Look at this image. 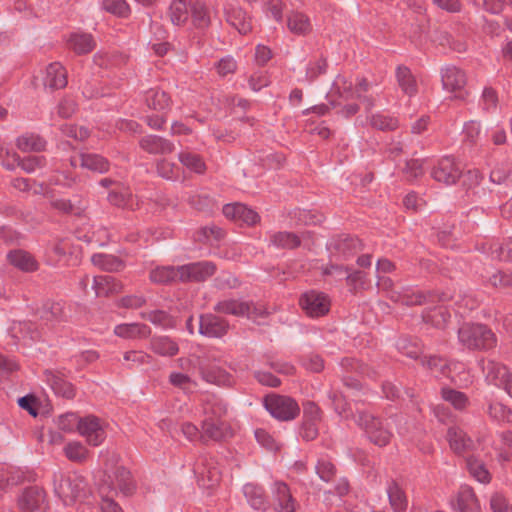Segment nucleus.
<instances>
[{"label": "nucleus", "instance_id": "16", "mask_svg": "<svg viewBox=\"0 0 512 512\" xmlns=\"http://www.w3.org/2000/svg\"><path fill=\"white\" fill-rule=\"evenodd\" d=\"M114 332L118 337L124 339H142L150 334L147 326L136 323L119 324L115 327Z\"/></svg>", "mask_w": 512, "mask_h": 512}, {"label": "nucleus", "instance_id": "60", "mask_svg": "<svg viewBox=\"0 0 512 512\" xmlns=\"http://www.w3.org/2000/svg\"><path fill=\"white\" fill-rule=\"evenodd\" d=\"M183 433L189 438L194 439L198 436V428L191 423H186L182 427Z\"/></svg>", "mask_w": 512, "mask_h": 512}, {"label": "nucleus", "instance_id": "30", "mask_svg": "<svg viewBox=\"0 0 512 512\" xmlns=\"http://www.w3.org/2000/svg\"><path fill=\"white\" fill-rule=\"evenodd\" d=\"M227 20L240 34H247L251 31L250 21L241 10H236L229 14Z\"/></svg>", "mask_w": 512, "mask_h": 512}, {"label": "nucleus", "instance_id": "53", "mask_svg": "<svg viewBox=\"0 0 512 512\" xmlns=\"http://www.w3.org/2000/svg\"><path fill=\"white\" fill-rule=\"evenodd\" d=\"M490 505L494 512H506L507 511L506 499L500 494H494L492 496Z\"/></svg>", "mask_w": 512, "mask_h": 512}, {"label": "nucleus", "instance_id": "8", "mask_svg": "<svg viewBox=\"0 0 512 512\" xmlns=\"http://www.w3.org/2000/svg\"><path fill=\"white\" fill-rule=\"evenodd\" d=\"M133 485L129 471L124 468H117L114 471L106 473L103 479L102 489H108L115 492L128 493Z\"/></svg>", "mask_w": 512, "mask_h": 512}, {"label": "nucleus", "instance_id": "55", "mask_svg": "<svg viewBox=\"0 0 512 512\" xmlns=\"http://www.w3.org/2000/svg\"><path fill=\"white\" fill-rule=\"evenodd\" d=\"M18 369V365L9 359L0 355V374L9 373Z\"/></svg>", "mask_w": 512, "mask_h": 512}, {"label": "nucleus", "instance_id": "57", "mask_svg": "<svg viewBox=\"0 0 512 512\" xmlns=\"http://www.w3.org/2000/svg\"><path fill=\"white\" fill-rule=\"evenodd\" d=\"M271 57V51L264 45H259L256 49V59L260 63H265Z\"/></svg>", "mask_w": 512, "mask_h": 512}, {"label": "nucleus", "instance_id": "62", "mask_svg": "<svg viewBox=\"0 0 512 512\" xmlns=\"http://www.w3.org/2000/svg\"><path fill=\"white\" fill-rule=\"evenodd\" d=\"M377 286L384 291H389L393 287V282L389 277H378Z\"/></svg>", "mask_w": 512, "mask_h": 512}, {"label": "nucleus", "instance_id": "5", "mask_svg": "<svg viewBox=\"0 0 512 512\" xmlns=\"http://www.w3.org/2000/svg\"><path fill=\"white\" fill-rule=\"evenodd\" d=\"M299 303L301 308L310 317L324 316L330 309V301L327 296L315 290L303 293Z\"/></svg>", "mask_w": 512, "mask_h": 512}, {"label": "nucleus", "instance_id": "40", "mask_svg": "<svg viewBox=\"0 0 512 512\" xmlns=\"http://www.w3.org/2000/svg\"><path fill=\"white\" fill-rule=\"evenodd\" d=\"M490 414L501 421H512V408H507L502 403H494L490 406Z\"/></svg>", "mask_w": 512, "mask_h": 512}, {"label": "nucleus", "instance_id": "23", "mask_svg": "<svg viewBox=\"0 0 512 512\" xmlns=\"http://www.w3.org/2000/svg\"><path fill=\"white\" fill-rule=\"evenodd\" d=\"M63 451L67 459L73 462H83L89 457V450L82 442L77 440L68 442Z\"/></svg>", "mask_w": 512, "mask_h": 512}, {"label": "nucleus", "instance_id": "28", "mask_svg": "<svg viewBox=\"0 0 512 512\" xmlns=\"http://www.w3.org/2000/svg\"><path fill=\"white\" fill-rule=\"evenodd\" d=\"M152 349L162 356H173L178 352V345L172 339L161 336L152 341Z\"/></svg>", "mask_w": 512, "mask_h": 512}, {"label": "nucleus", "instance_id": "46", "mask_svg": "<svg viewBox=\"0 0 512 512\" xmlns=\"http://www.w3.org/2000/svg\"><path fill=\"white\" fill-rule=\"evenodd\" d=\"M141 146L151 153H159L164 151L162 141L156 136H147L141 140Z\"/></svg>", "mask_w": 512, "mask_h": 512}, {"label": "nucleus", "instance_id": "27", "mask_svg": "<svg viewBox=\"0 0 512 512\" xmlns=\"http://www.w3.org/2000/svg\"><path fill=\"white\" fill-rule=\"evenodd\" d=\"M17 146L25 152H37L44 149L45 142L37 135L24 134L17 138Z\"/></svg>", "mask_w": 512, "mask_h": 512}, {"label": "nucleus", "instance_id": "6", "mask_svg": "<svg viewBox=\"0 0 512 512\" xmlns=\"http://www.w3.org/2000/svg\"><path fill=\"white\" fill-rule=\"evenodd\" d=\"M77 431L84 437L86 443L91 446H99L106 437L99 419L93 416L79 418L77 421Z\"/></svg>", "mask_w": 512, "mask_h": 512}, {"label": "nucleus", "instance_id": "56", "mask_svg": "<svg viewBox=\"0 0 512 512\" xmlns=\"http://www.w3.org/2000/svg\"><path fill=\"white\" fill-rule=\"evenodd\" d=\"M102 512H123L121 507L110 498H103L101 504Z\"/></svg>", "mask_w": 512, "mask_h": 512}, {"label": "nucleus", "instance_id": "26", "mask_svg": "<svg viewBox=\"0 0 512 512\" xmlns=\"http://www.w3.org/2000/svg\"><path fill=\"white\" fill-rule=\"evenodd\" d=\"M150 278L152 281L158 283L180 280V267H157L151 272Z\"/></svg>", "mask_w": 512, "mask_h": 512}, {"label": "nucleus", "instance_id": "21", "mask_svg": "<svg viewBox=\"0 0 512 512\" xmlns=\"http://www.w3.org/2000/svg\"><path fill=\"white\" fill-rule=\"evenodd\" d=\"M226 332V325L212 316L202 317L200 333L209 337H219Z\"/></svg>", "mask_w": 512, "mask_h": 512}, {"label": "nucleus", "instance_id": "20", "mask_svg": "<svg viewBox=\"0 0 512 512\" xmlns=\"http://www.w3.org/2000/svg\"><path fill=\"white\" fill-rule=\"evenodd\" d=\"M69 46L78 54H85L90 52L94 47V42L91 35L81 32H76L69 37Z\"/></svg>", "mask_w": 512, "mask_h": 512}, {"label": "nucleus", "instance_id": "44", "mask_svg": "<svg viewBox=\"0 0 512 512\" xmlns=\"http://www.w3.org/2000/svg\"><path fill=\"white\" fill-rule=\"evenodd\" d=\"M423 160L420 158H411L406 163L405 173L410 178H417L423 174Z\"/></svg>", "mask_w": 512, "mask_h": 512}, {"label": "nucleus", "instance_id": "12", "mask_svg": "<svg viewBox=\"0 0 512 512\" xmlns=\"http://www.w3.org/2000/svg\"><path fill=\"white\" fill-rule=\"evenodd\" d=\"M30 189H32L35 194H42L47 197L51 205L61 212H70L74 208V204L71 200L60 197L59 191L56 189L51 190L44 188L42 184L34 185Z\"/></svg>", "mask_w": 512, "mask_h": 512}, {"label": "nucleus", "instance_id": "25", "mask_svg": "<svg viewBox=\"0 0 512 512\" xmlns=\"http://www.w3.org/2000/svg\"><path fill=\"white\" fill-rule=\"evenodd\" d=\"M249 305L239 300H228L220 302L217 310L222 313L232 314L236 316H245L249 314Z\"/></svg>", "mask_w": 512, "mask_h": 512}, {"label": "nucleus", "instance_id": "35", "mask_svg": "<svg viewBox=\"0 0 512 512\" xmlns=\"http://www.w3.org/2000/svg\"><path fill=\"white\" fill-rule=\"evenodd\" d=\"M468 468L472 476L481 483H487L490 479L489 472L484 464L477 459L468 460Z\"/></svg>", "mask_w": 512, "mask_h": 512}, {"label": "nucleus", "instance_id": "61", "mask_svg": "<svg viewBox=\"0 0 512 512\" xmlns=\"http://www.w3.org/2000/svg\"><path fill=\"white\" fill-rule=\"evenodd\" d=\"M394 270V265L389 260L383 259L377 262V271L382 273H389Z\"/></svg>", "mask_w": 512, "mask_h": 512}, {"label": "nucleus", "instance_id": "4", "mask_svg": "<svg viewBox=\"0 0 512 512\" xmlns=\"http://www.w3.org/2000/svg\"><path fill=\"white\" fill-rule=\"evenodd\" d=\"M266 408L280 420H291L299 414V407L293 399L277 395L266 398Z\"/></svg>", "mask_w": 512, "mask_h": 512}, {"label": "nucleus", "instance_id": "17", "mask_svg": "<svg viewBox=\"0 0 512 512\" xmlns=\"http://www.w3.org/2000/svg\"><path fill=\"white\" fill-rule=\"evenodd\" d=\"M447 439L450 447L456 453H462L470 449L473 445L471 439L468 438L462 430L456 427L449 428L447 433Z\"/></svg>", "mask_w": 512, "mask_h": 512}, {"label": "nucleus", "instance_id": "52", "mask_svg": "<svg viewBox=\"0 0 512 512\" xmlns=\"http://www.w3.org/2000/svg\"><path fill=\"white\" fill-rule=\"evenodd\" d=\"M18 403L21 408L27 410L32 416L35 417L37 415L36 401L34 397H22L19 399Z\"/></svg>", "mask_w": 512, "mask_h": 512}, {"label": "nucleus", "instance_id": "31", "mask_svg": "<svg viewBox=\"0 0 512 512\" xmlns=\"http://www.w3.org/2000/svg\"><path fill=\"white\" fill-rule=\"evenodd\" d=\"M146 101L149 107L154 110H163L168 106L167 94L159 89H152L148 92Z\"/></svg>", "mask_w": 512, "mask_h": 512}, {"label": "nucleus", "instance_id": "36", "mask_svg": "<svg viewBox=\"0 0 512 512\" xmlns=\"http://www.w3.org/2000/svg\"><path fill=\"white\" fill-rule=\"evenodd\" d=\"M288 27L291 32L303 34L309 30V22L306 16L302 14H293L288 20Z\"/></svg>", "mask_w": 512, "mask_h": 512}, {"label": "nucleus", "instance_id": "19", "mask_svg": "<svg viewBox=\"0 0 512 512\" xmlns=\"http://www.w3.org/2000/svg\"><path fill=\"white\" fill-rule=\"evenodd\" d=\"M456 505L461 512H477L480 508L473 490L469 487H464L459 491Z\"/></svg>", "mask_w": 512, "mask_h": 512}, {"label": "nucleus", "instance_id": "50", "mask_svg": "<svg viewBox=\"0 0 512 512\" xmlns=\"http://www.w3.org/2000/svg\"><path fill=\"white\" fill-rule=\"evenodd\" d=\"M66 133L68 136L77 140H84L89 135V131L85 127L77 125H71L67 127Z\"/></svg>", "mask_w": 512, "mask_h": 512}, {"label": "nucleus", "instance_id": "43", "mask_svg": "<svg viewBox=\"0 0 512 512\" xmlns=\"http://www.w3.org/2000/svg\"><path fill=\"white\" fill-rule=\"evenodd\" d=\"M169 381L172 385L181 388V389H189L192 385H194V381L192 378L181 372H173L169 376Z\"/></svg>", "mask_w": 512, "mask_h": 512}, {"label": "nucleus", "instance_id": "64", "mask_svg": "<svg viewBox=\"0 0 512 512\" xmlns=\"http://www.w3.org/2000/svg\"><path fill=\"white\" fill-rule=\"evenodd\" d=\"M505 390L512 398V373H508L505 376Z\"/></svg>", "mask_w": 512, "mask_h": 512}, {"label": "nucleus", "instance_id": "45", "mask_svg": "<svg viewBox=\"0 0 512 512\" xmlns=\"http://www.w3.org/2000/svg\"><path fill=\"white\" fill-rule=\"evenodd\" d=\"M255 437L259 444L270 451H277L279 444L264 430L255 431Z\"/></svg>", "mask_w": 512, "mask_h": 512}, {"label": "nucleus", "instance_id": "10", "mask_svg": "<svg viewBox=\"0 0 512 512\" xmlns=\"http://www.w3.org/2000/svg\"><path fill=\"white\" fill-rule=\"evenodd\" d=\"M215 267L211 263H193L180 266L181 281H201L212 276Z\"/></svg>", "mask_w": 512, "mask_h": 512}, {"label": "nucleus", "instance_id": "3", "mask_svg": "<svg viewBox=\"0 0 512 512\" xmlns=\"http://www.w3.org/2000/svg\"><path fill=\"white\" fill-rule=\"evenodd\" d=\"M442 89L449 99H464L467 96L465 73L455 67L447 66L440 72Z\"/></svg>", "mask_w": 512, "mask_h": 512}, {"label": "nucleus", "instance_id": "34", "mask_svg": "<svg viewBox=\"0 0 512 512\" xmlns=\"http://www.w3.org/2000/svg\"><path fill=\"white\" fill-rule=\"evenodd\" d=\"M368 433L370 439L379 446H385L387 443H389L391 438V434L376 422H372Z\"/></svg>", "mask_w": 512, "mask_h": 512}, {"label": "nucleus", "instance_id": "39", "mask_svg": "<svg viewBox=\"0 0 512 512\" xmlns=\"http://www.w3.org/2000/svg\"><path fill=\"white\" fill-rule=\"evenodd\" d=\"M104 8L117 16H126L130 12L129 5L125 0H105Z\"/></svg>", "mask_w": 512, "mask_h": 512}, {"label": "nucleus", "instance_id": "33", "mask_svg": "<svg viewBox=\"0 0 512 512\" xmlns=\"http://www.w3.org/2000/svg\"><path fill=\"white\" fill-rule=\"evenodd\" d=\"M124 361L129 369H139L149 363L150 357L143 351H129L124 354Z\"/></svg>", "mask_w": 512, "mask_h": 512}, {"label": "nucleus", "instance_id": "15", "mask_svg": "<svg viewBox=\"0 0 512 512\" xmlns=\"http://www.w3.org/2000/svg\"><path fill=\"white\" fill-rule=\"evenodd\" d=\"M233 431L231 427L224 422H205L203 425V437L212 440H225L232 437Z\"/></svg>", "mask_w": 512, "mask_h": 512}, {"label": "nucleus", "instance_id": "37", "mask_svg": "<svg viewBox=\"0 0 512 512\" xmlns=\"http://www.w3.org/2000/svg\"><path fill=\"white\" fill-rule=\"evenodd\" d=\"M274 242L284 248H295L300 245V239L297 235L290 232H279L273 237Z\"/></svg>", "mask_w": 512, "mask_h": 512}, {"label": "nucleus", "instance_id": "58", "mask_svg": "<svg viewBox=\"0 0 512 512\" xmlns=\"http://www.w3.org/2000/svg\"><path fill=\"white\" fill-rule=\"evenodd\" d=\"M323 367V360L317 355L311 356L307 362V368L314 372L321 371Z\"/></svg>", "mask_w": 512, "mask_h": 512}, {"label": "nucleus", "instance_id": "29", "mask_svg": "<svg viewBox=\"0 0 512 512\" xmlns=\"http://www.w3.org/2000/svg\"><path fill=\"white\" fill-rule=\"evenodd\" d=\"M81 166L95 172H105L108 169L107 162L98 155L84 154L80 158Z\"/></svg>", "mask_w": 512, "mask_h": 512}, {"label": "nucleus", "instance_id": "9", "mask_svg": "<svg viewBox=\"0 0 512 512\" xmlns=\"http://www.w3.org/2000/svg\"><path fill=\"white\" fill-rule=\"evenodd\" d=\"M223 214L228 219L247 225H254L260 220L256 211L240 203L225 205L223 207Z\"/></svg>", "mask_w": 512, "mask_h": 512}, {"label": "nucleus", "instance_id": "1", "mask_svg": "<svg viewBox=\"0 0 512 512\" xmlns=\"http://www.w3.org/2000/svg\"><path fill=\"white\" fill-rule=\"evenodd\" d=\"M79 287L82 294L88 299L109 296L122 290V285L107 275H87L80 280Z\"/></svg>", "mask_w": 512, "mask_h": 512}, {"label": "nucleus", "instance_id": "41", "mask_svg": "<svg viewBox=\"0 0 512 512\" xmlns=\"http://www.w3.org/2000/svg\"><path fill=\"white\" fill-rule=\"evenodd\" d=\"M180 161L190 170L196 173H202L205 170V165L199 157L191 154L180 155Z\"/></svg>", "mask_w": 512, "mask_h": 512}, {"label": "nucleus", "instance_id": "13", "mask_svg": "<svg viewBox=\"0 0 512 512\" xmlns=\"http://www.w3.org/2000/svg\"><path fill=\"white\" fill-rule=\"evenodd\" d=\"M190 0H173L168 8V17L170 22L175 26L184 25L190 16L191 10Z\"/></svg>", "mask_w": 512, "mask_h": 512}, {"label": "nucleus", "instance_id": "32", "mask_svg": "<svg viewBox=\"0 0 512 512\" xmlns=\"http://www.w3.org/2000/svg\"><path fill=\"white\" fill-rule=\"evenodd\" d=\"M397 79L406 94H413L416 91L415 79L407 68L399 67L397 69Z\"/></svg>", "mask_w": 512, "mask_h": 512}, {"label": "nucleus", "instance_id": "42", "mask_svg": "<svg viewBox=\"0 0 512 512\" xmlns=\"http://www.w3.org/2000/svg\"><path fill=\"white\" fill-rule=\"evenodd\" d=\"M59 494L65 505H71L78 497V491L70 482H64L59 487Z\"/></svg>", "mask_w": 512, "mask_h": 512}, {"label": "nucleus", "instance_id": "2", "mask_svg": "<svg viewBox=\"0 0 512 512\" xmlns=\"http://www.w3.org/2000/svg\"><path fill=\"white\" fill-rule=\"evenodd\" d=\"M461 343L469 349H488L495 345L494 334L483 325H467L459 330Z\"/></svg>", "mask_w": 512, "mask_h": 512}, {"label": "nucleus", "instance_id": "47", "mask_svg": "<svg viewBox=\"0 0 512 512\" xmlns=\"http://www.w3.org/2000/svg\"><path fill=\"white\" fill-rule=\"evenodd\" d=\"M371 124L378 129H393L396 127V121L382 114H375L371 118Z\"/></svg>", "mask_w": 512, "mask_h": 512}, {"label": "nucleus", "instance_id": "7", "mask_svg": "<svg viewBox=\"0 0 512 512\" xmlns=\"http://www.w3.org/2000/svg\"><path fill=\"white\" fill-rule=\"evenodd\" d=\"M41 81L45 89H62L67 85L66 70L59 62L50 63L43 70Z\"/></svg>", "mask_w": 512, "mask_h": 512}, {"label": "nucleus", "instance_id": "48", "mask_svg": "<svg viewBox=\"0 0 512 512\" xmlns=\"http://www.w3.org/2000/svg\"><path fill=\"white\" fill-rule=\"evenodd\" d=\"M443 397L456 408H463L466 404V397L462 393L454 390H444Z\"/></svg>", "mask_w": 512, "mask_h": 512}, {"label": "nucleus", "instance_id": "54", "mask_svg": "<svg viewBox=\"0 0 512 512\" xmlns=\"http://www.w3.org/2000/svg\"><path fill=\"white\" fill-rule=\"evenodd\" d=\"M433 2L441 9L455 12L460 9L458 0H433Z\"/></svg>", "mask_w": 512, "mask_h": 512}, {"label": "nucleus", "instance_id": "22", "mask_svg": "<svg viewBox=\"0 0 512 512\" xmlns=\"http://www.w3.org/2000/svg\"><path fill=\"white\" fill-rule=\"evenodd\" d=\"M190 15L194 26L197 28H207L211 23L208 9L203 2H192Z\"/></svg>", "mask_w": 512, "mask_h": 512}, {"label": "nucleus", "instance_id": "14", "mask_svg": "<svg viewBox=\"0 0 512 512\" xmlns=\"http://www.w3.org/2000/svg\"><path fill=\"white\" fill-rule=\"evenodd\" d=\"M8 262L23 272H34L38 269L35 258L23 250H14L7 255Z\"/></svg>", "mask_w": 512, "mask_h": 512}, {"label": "nucleus", "instance_id": "18", "mask_svg": "<svg viewBox=\"0 0 512 512\" xmlns=\"http://www.w3.org/2000/svg\"><path fill=\"white\" fill-rule=\"evenodd\" d=\"M387 497L394 512H403L407 507V499L403 490L396 484H390L383 493Z\"/></svg>", "mask_w": 512, "mask_h": 512}, {"label": "nucleus", "instance_id": "38", "mask_svg": "<svg viewBox=\"0 0 512 512\" xmlns=\"http://www.w3.org/2000/svg\"><path fill=\"white\" fill-rule=\"evenodd\" d=\"M237 70V63L231 56L221 58L216 64V71L219 76L227 77Z\"/></svg>", "mask_w": 512, "mask_h": 512}, {"label": "nucleus", "instance_id": "51", "mask_svg": "<svg viewBox=\"0 0 512 512\" xmlns=\"http://www.w3.org/2000/svg\"><path fill=\"white\" fill-rule=\"evenodd\" d=\"M78 417L74 415H64L59 418V427L63 431H71L74 427L77 428Z\"/></svg>", "mask_w": 512, "mask_h": 512}, {"label": "nucleus", "instance_id": "59", "mask_svg": "<svg viewBox=\"0 0 512 512\" xmlns=\"http://www.w3.org/2000/svg\"><path fill=\"white\" fill-rule=\"evenodd\" d=\"M433 176L437 181L450 183L453 180V177L447 174L442 168H437L433 172Z\"/></svg>", "mask_w": 512, "mask_h": 512}, {"label": "nucleus", "instance_id": "63", "mask_svg": "<svg viewBox=\"0 0 512 512\" xmlns=\"http://www.w3.org/2000/svg\"><path fill=\"white\" fill-rule=\"evenodd\" d=\"M493 141L496 145H501L506 143L507 141V134L504 130H498L493 135Z\"/></svg>", "mask_w": 512, "mask_h": 512}, {"label": "nucleus", "instance_id": "11", "mask_svg": "<svg viewBox=\"0 0 512 512\" xmlns=\"http://www.w3.org/2000/svg\"><path fill=\"white\" fill-rule=\"evenodd\" d=\"M45 493L39 488L26 489L18 500L19 507L24 512H34L45 505Z\"/></svg>", "mask_w": 512, "mask_h": 512}, {"label": "nucleus", "instance_id": "24", "mask_svg": "<svg viewBox=\"0 0 512 512\" xmlns=\"http://www.w3.org/2000/svg\"><path fill=\"white\" fill-rule=\"evenodd\" d=\"M276 489V509L278 512H294V505L289 493L288 487L283 483H278Z\"/></svg>", "mask_w": 512, "mask_h": 512}, {"label": "nucleus", "instance_id": "49", "mask_svg": "<svg viewBox=\"0 0 512 512\" xmlns=\"http://www.w3.org/2000/svg\"><path fill=\"white\" fill-rule=\"evenodd\" d=\"M258 381L266 386L276 387L280 384V380L272 373L267 371H261L257 373Z\"/></svg>", "mask_w": 512, "mask_h": 512}]
</instances>
